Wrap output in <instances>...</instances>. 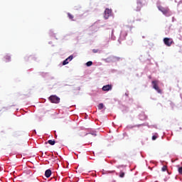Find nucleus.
<instances>
[{
	"label": "nucleus",
	"mask_w": 182,
	"mask_h": 182,
	"mask_svg": "<svg viewBox=\"0 0 182 182\" xmlns=\"http://www.w3.org/2000/svg\"><path fill=\"white\" fill-rule=\"evenodd\" d=\"M48 100H50V102H51V103H60V98H59V97L56 96V95H51L49 97Z\"/></svg>",
	"instance_id": "f257e3e1"
},
{
	"label": "nucleus",
	"mask_w": 182,
	"mask_h": 182,
	"mask_svg": "<svg viewBox=\"0 0 182 182\" xmlns=\"http://www.w3.org/2000/svg\"><path fill=\"white\" fill-rule=\"evenodd\" d=\"M153 88L158 92V93H161V90L159 87V80L152 81Z\"/></svg>",
	"instance_id": "f03ea898"
},
{
	"label": "nucleus",
	"mask_w": 182,
	"mask_h": 182,
	"mask_svg": "<svg viewBox=\"0 0 182 182\" xmlns=\"http://www.w3.org/2000/svg\"><path fill=\"white\" fill-rule=\"evenodd\" d=\"M158 9L164 14V15H167L168 14V12H170V9L168 7H163L161 6H158Z\"/></svg>",
	"instance_id": "7ed1b4c3"
},
{
	"label": "nucleus",
	"mask_w": 182,
	"mask_h": 182,
	"mask_svg": "<svg viewBox=\"0 0 182 182\" xmlns=\"http://www.w3.org/2000/svg\"><path fill=\"white\" fill-rule=\"evenodd\" d=\"M164 43H165V45L166 46H171V45H173V43H174V41H173L172 38H164Z\"/></svg>",
	"instance_id": "20e7f679"
},
{
	"label": "nucleus",
	"mask_w": 182,
	"mask_h": 182,
	"mask_svg": "<svg viewBox=\"0 0 182 182\" xmlns=\"http://www.w3.org/2000/svg\"><path fill=\"white\" fill-rule=\"evenodd\" d=\"M110 15H112V10L106 9L104 13V18L105 19H109V16H110Z\"/></svg>",
	"instance_id": "39448f33"
},
{
	"label": "nucleus",
	"mask_w": 182,
	"mask_h": 182,
	"mask_svg": "<svg viewBox=\"0 0 182 182\" xmlns=\"http://www.w3.org/2000/svg\"><path fill=\"white\" fill-rule=\"evenodd\" d=\"M87 136H88L89 137L92 136H100L99 134V132H96V131H91L90 132L87 134Z\"/></svg>",
	"instance_id": "423d86ee"
},
{
	"label": "nucleus",
	"mask_w": 182,
	"mask_h": 182,
	"mask_svg": "<svg viewBox=\"0 0 182 182\" xmlns=\"http://www.w3.org/2000/svg\"><path fill=\"white\" fill-rule=\"evenodd\" d=\"M102 90L104 92H109V90H112V85H104L102 87Z\"/></svg>",
	"instance_id": "0eeeda50"
},
{
	"label": "nucleus",
	"mask_w": 182,
	"mask_h": 182,
	"mask_svg": "<svg viewBox=\"0 0 182 182\" xmlns=\"http://www.w3.org/2000/svg\"><path fill=\"white\" fill-rule=\"evenodd\" d=\"M45 176L47 178H49V177L52 176V171H50V169L46 170L45 172Z\"/></svg>",
	"instance_id": "6e6552de"
},
{
	"label": "nucleus",
	"mask_w": 182,
	"mask_h": 182,
	"mask_svg": "<svg viewBox=\"0 0 182 182\" xmlns=\"http://www.w3.org/2000/svg\"><path fill=\"white\" fill-rule=\"evenodd\" d=\"M50 144V146H55L56 141L55 139H50L47 142H45V144Z\"/></svg>",
	"instance_id": "1a4fd4ad"
},
{
	"label": "nucleus",
	"mask_w": 182,
	"mask_h": 182,
	"mask_svg": "<svg viewBox=\"0 0 182 182\" xmlns=\"http://www.w3.org/2000/svg\"><path fill=\"white\" fill-rule=\"evenodd\" d=\"M139 120H146V119H147V116H146L144 113L140 114L139 115Z\"/></svg>",
	"instance_id": "9d476101"
},
{
	"label": "nucleus",
	"mask_w": 182,
	"mask_h": 182,
	"mask_svg": "<svg viewBox=\"0 0 182 182\" xmlns=\"http://www.w3.org/2000/svg\"><path fill=\"white\" fill-rule=\"evenodd\" d=\"M4 59H5V62H9L11 60V56L6 55L4 57Z\"/></svg>",
	"instance_id": "9b49d317"
},
{
	"label": "nucleus",
	"mask_w": 182,
	"mask_h": 182,
	"mask_svg": "<svg viewBox=\"0 0 182 182\" xmlns=\"http://www.w3.org/2000/svg\"><path fill=\"white\" fill-rule=\"evenodd\" d=\"M68 16L69 19H71V21H75V20H73V18H75V17L73 16V15L72 14L68 13Z\"/></svg>",
	"instance_id": "f8f14e48"
},
{
	"label": "nucleus",
	"mask_w": 182,
	"mask_h": 182,
	"mask_svg": "<svg viewBox=\"0 0 182 182\" xmlns=\"http://www.w3.org/2000/svg\"><path fill=\"white\" fill-rule=\"evenodd\" d=\"M103 107H105V105H103V103L99 104V105H98L99 110H102V109H103Z\"/></svg>",
	"instance_id": "ddd939ff"
},
{
	"label": "nucleus",
	"mask_w": 182,
	"mask_h": 182,
	"mask_svg": "<svg viewBox=\"0 0 182 182\" xmlns=\"http://www.w3.org/2000/svg\"><path fill=\"white\" fill-rule=\"evenodd\" d=\"M68 63H69V60H68V58H66L63 62V65H68Z\"/></svg>",
	"instance_id": "4468645a"
},
{
	"label": "nucleus",
	"mask_w": 182,
	"mask_h": 182,
	"mask_svg": "<svg viewBox=\"0 0 182 182\" xmlns=\"http://www.w3.org/2000/svg\"><path fill=\"white\" fill-rule=\"evenodd\" d=\"M93 65V62L92 61H88L86 63L87 66H92Z\"/></svg>",
	"instance_id": "2eb2a0df"
},
{
	"label": "nucleus",
	"mask_w": 182,
	"mask_h": 182,
	"mask_svg": "<svg viewBox=\"0 0 182 182\" xmlns=\"http://www.w3.org/2000/svg\"><path fill=\"white\" fill-rule=\"evenodd\" d=\"M119 177H121V178H123V177H124V172L121 171V172L119 173Z\"/></svg>",
	"instance_id": "dca6fc26"
},
{
	"label": "nucleus",
	"mask_w": 182,
	"mask_h": 182,
	"mask_svg": "<svg viewBox=\"0 0 182 182\" xmlns=\"http://www.w3.org/2000/svg\"><path fill=\"white\" fill-rule=\"evenodd\" d=\"M162 171H167V166H164L161 168Z\"/></svg>",
	"instance_id": "f3484780"
},
{
	"label": "nucleus",
	"mask_w": 182,
	"mask_h": 182,
	"mask_svg": "<svg viewBox=\"0 0 182 182\" xmlns=\"http://www.w3.org/2000/svg\"><path fill=\"white\" fill-rule=\"evenodd\" d=\"M67 59H68V60H69V62H70V60H72V59H73V55H70Z\"/></svg>",
	"instance_id": "a211bd4d"
},
{
	"label": "nucleus",
	"mask_w": 182,
	"mask_h": 182,
	"mask_svg": "<svg viewBox=\"0 0 182 182\" xmlns=\"http://www.w3.org/2000/svg\"><path fill=\"white\" fill-rule=\"evenodd\" d=\"M178 171L179 174L182 175V167H179L178 169Z\"/></svg>",
	"instance_id": "6ab92c4d"
},
{
	"label": "nucleus",
	"mask_w": 182,
	"mask_h": 182,
	"mask_svg": "<svg viewBox=\"0 0 182 182\" xmlns=\"http://www.w3.org/2000/svg\"><path fill=\"white\" fill-rule=\"evenodd\" d=\"M119 60H122V58L119 57H115V61H119Z\"/></svg>",
	"instance_id": "aec40b11"
},
{
	"label": "nucleus",
	"mask_w": 182,
	"mask_h": 182,
	"mask_svg": "<svg viewBox=\"0 0 182 182\" xmlns=\"http://www.w3.org/2000/svg\"><path fill=\"white\" fill-rule=\"evenodd\" d=\"M92 52L93 53H97L99 52V50L93 49Z\"/></svg>",
	"instance_id": "412c9836"
},
{
	"label": "nucleus",
	"mask_w": 182,
	"mask_h": 182,
	"mask_svg": "<svg viewBox=\"0 0 182 182\" xmlns=\"http://www.w3.org/2000/svg\"><path fill=\"white\" fill-rule=\"evenodd\" d=\"M138 4H140V5H141V1H140V0H138Z\"/></svg>",
	"instance_id": "4be33fe9"
},
{
	"label": "nucleus",
	"mask_w": 182,
	"mask_h": 182,
	"mask_svg": "<svg viewBox=\"0 0 182 182\" xmlns=\"http://www.w3.org/2000/svg\"><path fill=\"white\" fill-rule=\"evenodd\" d=\"M156 139H157V137H152V140H156Z\"/></svg>",
	"instance_id": "5701e85b"
},
{
	"label": "nucleus",
	"mask_w": 182,
	"mask_h": 182,
	"mask_svg": "<svg viewBox=\"0 0 182 182\" xmlns=\"http://www.w3.org/2000/svg\"><path fill=\"white\" fill-rule=\"evenodd\" d=\"M152 137H156V135L152 136Z\"/></svg>",
	"instance_id": "b1692460"
},
{
	"label": "nucleus",
	"mask_w": 182,
	"mask_h": 182,
	"mask_svg": "<svg viewBox=\"0 0 182 182\" xmlns=\"http://www.w3.org/2000/svg\"><path fill=\"white\" fill-rule=\"evenodd\" d=\"M30 58H33V56L31 55Z\"/></svg>",
	"instance_id": "393cba45"
},
{
	"label": "nucleus",
	"mask_w": 182,
	"mask_h": 182,
	"mask_svg": "<svg viewBox=\"0 0 182 182\" xmlns=\"http://www.w3.org/2000/svg\"><path fill=\"white\" fill-rule=\"evenodd\" d=\"M137 11H140V9H138Z\"/></svg>",
	"instance_id": "a878e982"
}]
</instances>
